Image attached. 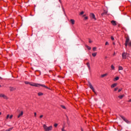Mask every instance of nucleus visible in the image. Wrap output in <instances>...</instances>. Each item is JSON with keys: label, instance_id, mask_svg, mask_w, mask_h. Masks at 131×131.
<instances>
[{"label": "nucleus", "instance_id": "nucleus-18", "mask_svg": "<svg viewBox=\"0 0 131 131\" xmlns=\"http://www.w3.org/2000/svg\"><path fill=\"white\" fill-rule=\"evenodd\" d=\"M118 70H123V68H122L121 66H119L118 68Z\"/></svg>", "mask_w": 131, "mask_h": 131}, {"label": "nucleus", "instance_id": "nucleus-39", "mask_svg": "<svg viewBox=\"0 0 131 131\" xmlns=\"http://www.w3.org/2000/svg\"><path fill=\"white\" fill-rule=\"evenodd\" d=\"M113 56H115V52L114 53V54H113Z\"/></svg>", "mask_w": 131, "mask_h": 131}, {"label": "nucleus", "instance_id": "nucleus-17", "mask_svg": "<svg viewBox=\"0 0 131 131\" xmlns=\"http://www.w3.org/2000/svg\"><path fill=\"white\" fill-rule=\"evenodd\" d=\"M111 67V69H112V70H115V67H114V66H113V64H112Z\"/></svg>", "mask_w": 131, "mask_h": 131}, {"label": "nucleus", "instance_id": "nucleus-13", "mask_svg": "<svg viewBox=\"0 0 131 131\" xmlns=\"http://www.w3.org/2000/svg\"><path fill=\"white\" fill-rule=\"evenodd\" d=\"M23 116V111H21L20 112V113L18 115V116H17L18 118H19L20 117H21V116Z\"/></svg>", "mask_w": 131, "mask_h": 131}, {"label": "nucleus", "instance_id": "nucleus-31", "mask_svg": "<svg viewBox=\"0 0 131 131\" xmlns=\"http://www.w3.org/2000/svg\"><path fill=\"white\" fill-rule=\"evenodd\" d=\"M9 117H10V115H7L6 117V119H8Z\"/></svg>", "mask_w": 131, "mask_h": 131}, {"label": "nucleus", "instance_id": "nucleus-11", "mask_svg": "<svg viewBox=\"0 0 131 131\" xmlns=\"http://www.w3.org/2000/svg\"><path fill=\"white\" fill-rule=\"evenodd\" d=\"M70 22L72 25H74V24H75V20L73 19H71L70 20Z\"/></svg>", "mask_w": 131, "mask_h": 131}, {"label": "nucleus", "instance_id": "nucleus-34", "mask_svg": "<svg viewBox=\"0 0 131 131\" xmlns=\"http://www.w3.org/2000/svg\"><path fill=\"white\" fill-rule=\"evenodd\" d=\"M104 14H106V12H103L101 14V16H103Z\"/></svg>", "mask_w": 131, "mask_h": 131}, {"label": "nucleus", "instance_id": "nucleus-36", "mask_svg": "<svg viewBox=\"0 0 131 131\" xmlns=\"http://www.w3.org/2000/svg\"><path fill=\"white\" fill-rule=\"evenodd\" d=\"M111 39H112V40H114V37H113V36H112Z\"/></svg>", "mask_w": 131, "mask_h": 131}, {"label": "nucleus", "instance_id": "nucleus-20", "mask_svg": "<svg viewBox=\"0 0 131 131\" xmlns=\"http://www.w3.org/2000/svg\"><path fill=\"white\" fill-rule=\"evenodd\" d=\"M92 56L93 57H96V56H97V52L93 53Z\"/></svg>", "mask_w": 131, "mask_h": 131}, {"label": "nucleus", "instance_id": "nucleus-1", "mask_svg": "<svg viewBox=\"0 0 131 131\" xmlns=\"http://www.w3.org/2000/svg\"><path fill=\"white\" fill-rule=\"evenodd\" d=\"M30 85H31L32 86H36L37 88H39V86H42V88H45V89H47L49 90V87L46 86L45 84H38V83H31L30 84Z\"/></svg>", "mask_w": 131, "mask_h": 131}, {"label": "nucleus", "instance_id": "nucleus-19", "mask_svg": "<svg viewBox=\"0 0 131 131\" xmlns=\"http://www.w3.org/2000/svg\"><path fill=\"white\" fill-rule=\"evenodd\" d=\"M43 93H41V92H39L38 93V96H43Z\"/></svg>", "mask_w": 131, "mask_h": 131}, {"label": "nucleus", "instance_id": "nucleus-8", "mask_svg": "<svg viewBox=\"0 0 131 131\" xmlns=\"http://www.w3.org/2000/svg\"><path fill=\"white\" fill-rule=\"evenodd\" d=\"M90 17L91 18H92V19H94V20H97V19L96 18V16H95V14L94 13H91Z\"/></svg>", "mask_w": 131, "mask_h": 131}, {"label": "nucleus", "instance_id": "nucleus-47", "mask_svg": "<svg viewBox=\"0 0 131 131\" xmlns=\"http://www.w3.org/2000/svg\"><path fill=\"white\" fill-rule=\"evenodd\" d=\"M0 88H2V85L0 84Z\"/></svg>", "mask_w": 131, "mask_h": 131}, {"label": "nucleus", "instance_id": "nucleus-45", "mask_svg": "<svg viewBox=\"0 0 131 131\" xmlns=\"http://www.w3.org/2000/svg\"><path fill=\"white\" fill-rule=\"evenodd\" d=\"M81 131H83V129L82 128H81Z\"/></svg>", "mask_w": 131, "mask_h": 131}, {"label": "nucleus", "instance_id": "nucleus-16", "mask_svg": "<svg viewBox=\"0 0 131 131\" xmlns=\"http://www.w3.org/2000/svg\"><path fill=\"white\" fill-rule=\"evenodd\" d=\"M107 75H108V74H102L101 75V77H102V78L105 77V76H107Z\"/></svg>", "mask_w": 131, "mask_h": 131}, {"label": "nucleus", "instance_id": "nucleus-28", "mask_svg": "<svg viewBox=\"0 0 131 131\" xmlns=\"http://www.w3.org/2000/svg\"><path fill=\"white\" fill-rule=\"evenodd\" d=\"M121 91H122V88H120V89L118 90V93H120V92H121Z\"/></svg>", "mask_w": 131, "mask_h": 131}, {"label": "nucleus", "instance_id": "nucleus-3", "mask_svg": "<svg viewBox=\"0 0 131 131\" xmlns=\"http://www.w3.org/2000/svg\"><path fill=\"white\" fill-rule=\"evenodd\" d=\"M0 98H3L4 100H9V97L3 93H0Z\"/></svg>", "mask_w": 131, "mask_h": 131}, {"label": "nucleus", "instance_id": "nucleus-24", "mask_svg": "<svg viewBox=\"0 0 131 131\" xmlns=\"http://www.w3.org/2000/svg\"><path fill=\"white\" fill-rule=\"evenodd\" d=\"M13 129V127H10L8 129L6 130V131H11Z\"/></svg>", "mask_w": 131, "mask_h": 131}, {"label": "nucleus", "instance_id": "nucleus-44", "mask_svg": "<svg viewBox=\"0 0 131 131\" xmlns=\"http://www.w3.org/2000/svg\"><path fill=\"white\" fill-rule=\"evenodd\" d=\"M0 115H2V112H0Z\"/></svg>", "mask_w": 131, "mask_h": 131}, {"label": "nucleus", "instance_id": "nucleus-41", "mask_svg": "<svg viewBox=\"0 0 131 131\" xmlns=\"http://www.w3.org/2000/svg\"><path fill=\"white\" fill-rule=\"evenodd\" d=\"M128 102H131V99L128 101Z\"/></svg>", "mask_w": 131, "mask_h": 131}, {"label": "nucleus", "instance_id": "nucleus-35", "mask_svg": "<svg viewBox=\"0 0 131 131\" xmlns=\"http://www.w3.org/2000/svg\"><path fill=\"white\" fill-rule=\"evenodd\" d=\"M85 20H88V19H89V17H88V16H86L84 17Z\"/></svg>", "mask_w": 131, "mask_h": 131}, {"label": "nucleus", "instance_id": "nucleus-21", "mask_svg": "<svg viewBox=\"0 0 131 131\" xmlns=\"http://www.w3.org/2000/svg\"><path fill=\"white\" fill-rule=\"evenodd\" d=\"M124 97V95H120L118 96V98H119L120 99H122Z\"/></svg>", "mask_w": 131, "mask_h": 131}, {"label": "nucleus", "instance_id": "nucleus-48", "mask_svg": "<svg viewBox=\"0 0 131 131\" xmlns=\"http://www.w3.org/2000/svg\"><path fill=\"white\" fill-rule=\"evenodd\" d=\"M5 130H1V131H4Z\"/></svg>", "mask_w": 131, "mask_h": 131}, {"label": "nucleus", "instance_id": "nucleus-40", "mask_svg": "<svg viewBox=\"0 0 131 131\" xmlns=\"http://www.w3.org/2000/svg\"><path fill=\"white\" fill-rule=\"evenodd\" d=\"M89 42L91 43L92 42V40H89Z\"/></svg>", "mask_w": 131, "mask_h": 131}, {"label": "nucleus", "instance_id": "nucleus-32", "mask_svg": "<svg viewBox=\"0 0 131 131\" xmlns=\"http://www.w3.org/2000/svg\"><path fill=\"white\" fill-rule=\"evenodd\" d=\"M10 119H12L13 118V115H11L10 117H9Z\"/></svg>", "mask_w": 131, "mask_h": 131}, {"label": "nucleus", "instance_id": "nucleus-10", "mask_svg": "<svg viewBox=\"0 0 131 131\" xmlns=\"http://www.w3.org/2000/svg\"><path fill=\"white\" fill-rule=\"evenodd\" d=\"M111 23L112 25H113L114 26H116V25H117V24L116 23V21L115 20H112Z\"/></svg>", "mask_w": 131, "mask_h": 131}, {"label": "nucleus", "instance_id": "nucleus-33", "mask_svg": "<svg viewBox=\"0 0 131 131\" xmlns=\"http://www.w3.org/2000/svg\"><path fill=\"white\" fill-rule=\"evenodd\" d=\"M105 46H109V43L108 42H105Z\"/></svg>", "mask_w": 131, "mask_h": 131}, {"label": "nucleus", "instance_id": "nucleus-15", "mask_svg": "<svg viewBox=\"0 0 131 131\" xmlns=\"http://www.w3.org/2000/svg\"><path fill=\"white\" fill-rule=\"evenodd\" d=\"M86 65H87V66H88L89 69V70L91 69V66L90 65V62H87V63H86Z\"/></svg>", "mask_w": 131, "mask_h": 131}, {"label": "nucleus", "instance_id": "nucleus-23", "mask_svg": "<svg viewBox=\"0 0 131 131\" xmlns=\"http://www.w3.org/2000/svg\"><path fill=\"white\" fill-rule=\"evenodd\" d=\"M96 50H97V47H93V51L94 52H96Z\"/></svg>", "mask_w": 131, "mask_h": 131}, {"label": "nucleus", "instance_id": "nucleus-7", "mask_svg": "<svg viewBox=\"0 0 131 131\" xmlns=\"http://www.w3.org/2000/svg\"><path fill=\"white\" fill-rule=\"evenodd\" d=\"M126 56H127V53L123 52L122 54V57L123 59H126Z\"/></svg>", "mask_w": 131, "mask_h": 131}, {"label": "nucleus", "instance_id": "nucleus-30", "mask_svg": "<svg viewBox=\"0 0 131 131\" xmlns=\"http://www.w3.org/2000/svg\"><path fill=\"white\" fill-rule=\"evenodd\" d=\"M83 14H84V12L81 11L80 13V15H83Z\"/></svg>", "mask_w": 131, "mask_h": 131}, {"label": "nucleus", "instance_id": "nucleus-22", "mask_svg": "<svg viewBox=\"0 0 131 131\" xmlns=\"http://www.w3.org/2000/svg\"><path fill=\"white\" fill-rule=\"evenodd\" d=\"M86 48H87V49H88V50H91L92 48H91V47L88 46V45H86L85 46Z\"/></svg>", "mask_w": 131, "mask_h": 131}, {"label": "nucleus", "instance_id": "nucleus-27", "mask_svg": "<svg viewBox=\"0 0 131 131\" xmlns=\"http://www.w3.org/2000/svg\"><path fill=\"white\" fill-rule=\"evenodd\" d=\"M118 90V88L117 87L114 89V92H116V91H117Z\"/></svg>", "mask_w": 131, "mask_h": 131}, {"label": "nucleus", "instance_id": "nucleus-42", "mask_svg": "<svg viewBox=\"0 0 131 131\" xmlns=\"http://www.w3.org/2000/svg\"><path fill=\"white\" fill-rule=\"evenodd\" d=\"M107 56L105 57V59H107Z\"/></svg>", "mask_w": 131, "mask_h": 131}, {"label": "nucleus", "instance_id": "nucleus-2", "mask_svg": "<svg viewBox=\"0 0 131 131\" xmlns=\"http://www.w3.org/2000/svg\"><path fill=\"white\" fill-rule=\"evenodd\" d=\"M43 127L45 131H50L53 129V126L52 125L48 127L46 124H43Z\"/></svg>", "mask_w": 131, "mask_h": 131}, {"label": "nucleus", "instance_id": "nucleus-26", "mask_svg": "<svg viewBox=\"0 0 131 131\" xmlns=\"http://www.w3.org/2000/svg\"><path fill=\"white\" fill-rule=\"evenodd\" d=\"M54 127H57L58 126V124L55 123V124H54Z\"/></svg>", "mask_w": 131, "mask_h": 131}, {"label": "nucleus", "instance_id": "nucleus-29", "mask_svg": "<svg viewBox=\"0 0 131 131\" xmlns=\"http://www.w3.org/2000/svg\"><path fill=\"white\" fill-rule=\"evenodd\" d=\"M61 108H63V109H66V107H65L64 105H61Z\"/></svg>", "mask_w": 131, "mask_h": 131}, {"label": "nucleus", "instance_id": "nucleus-38", "mask_svg": "<svg viewBox=\"0 0 131 131\" xmlns=\"http://www.w3.org/2000/svg\"><path fill=\"white\" fill-rule=\"evenodd\" d=\"M34 114L35 117H36V113H34Z\"/></svg>", "mask_w": 131, "mask_h": 131}, {"label": "nucleus", "instance_id": "nucleus-14", "mask_svg": "<svg viewBox=\"0 0 131 131\" xmlns=\"http://www.w3.org/2000/svg\"><path fill=\"white\" fill-rule=\"evenodd\" d=\"M119 79V77H116L114 79V81H117Z\"/></svg>", "mask_w": 131, "mask_h": 131}, {"label": "nucleus", "instance_id": "nucleus-12", "mask_svg": "<svg viewBox=\"0 0 131 131\" xmlns=\"http://www.w3.org/2000/svg\"><path fill=\"white\" fill-rule=\"evenodd\" d=\"M117 83H115L112 84L111 87L112 88V89H113L114 88H115V86H117Z\"/></svg>", "mask_w": 131, "mask_h": 131}, {"label": "nucleus", "instance_id": "nucleus-43", "mask_svg": "<svg viewBox=\"0 0 131 131\" xmlns=\"http://www.w3.org/2000/svg\"><path fill=\"white\" fill-rule=\"evenodd\" d=\"M0 79H3V78H2L1 77H0Z\"/></svg>", "mask_w": 131, "mask_h": 131}, {"label": "nucleus", "instance_id": "nucleus-46", "mask_svg": "<svg viewBox=\"0 0 131 131\" xmlns=\"http://www.w3.org/2000/svg\"><path fill=\"white\" fill-rule=\"evenodd\" d=\"M59 2H60V3H61V0H59Z\"/></svg>", "mask_w": 131, "mask_h": 131}, {"label": "nucleus", "instance_id": "nucleus-5", "mask_svg": "<svg viewBox=\"0 0 131 131\" xmlns=\"http://www.w3.org/2000/svg\"><path fill=\"white\" fill-rule=\"evenodd\" d=\"M126 40H125V46L126 48L127 47V45H128V42H129V37H126Z\"/></svg>", "mask_w": 131, "mask_h": 131}, {"label": "nucleus", "instance_id": "nucleus-25", "mask_svg": "<svg viewBox=\"0 0 131 131\" xmlns=\"http://www.w3.org/2000/svg\"><path fill=\"white\" fill-rule=\"evenodd\" d=\"M25 84H30V82L25 81Z\"/></svg>", "mask_w": 131, "mask_h": 131}, {"label": "nucleus", "instance_id": "nucleus-9", "mask_svg": "<svg viewBox=\"0 0 131 131\" xmlns=\"http://www.w3.org/2000/svg\"><path fill=\"white\" fill-rule=\"evenodd\" d=\"M9 90L10 92H14V91H15L16 88L10 86L9 87Z\"/></svg>", "mask_w": 131, "mask_h": 131}, {"label": "nucleus", "instance_id": "nucleus-37", "mask_svg": "<svg viewBox=\"0 0 131 131\" xmlns=\"http://www.w3.org/2000/svg\"><path fill=\"white\" fill-rule=\"evenodd\" d=\"M40 118H42V117H43V115H41L40 116Z\"/></svg>", "mask_w": 131, "mask_h": 131}, {"label": "nucleus", "instance_id": "nucleus-6", "mask_svg": "<svg viewBox=\"0 0 131 131\" xmlns=\"http://www.w3.org/2000/svg\"><path fill=\"white\" fill-rule=\"evenodd\" d=\"M120 117H121L123 120H124V121L126 122V123H129V121H128V120L125 118V117H123V116H120Z\"/></svg>", "mask_w": 131, "mask_h": 131}, {"label": "nucleus", "instance_id": "nucleus-4", "mask_svg": "<svg viewBox=\"0 0 131 131\" xmlns=\"http://www.w3.org/2000/svg\"><path fill=\"white\" fill-rule=\"evenodd\" d=\"M88 84L89 85V88L92 90L93 92L95 94H96V91H95V89H94V86H93V85H92V83H91V82L88 81Z\"/></svg>", "mask_w": 131, "mask_h": 131}]
</instances>
